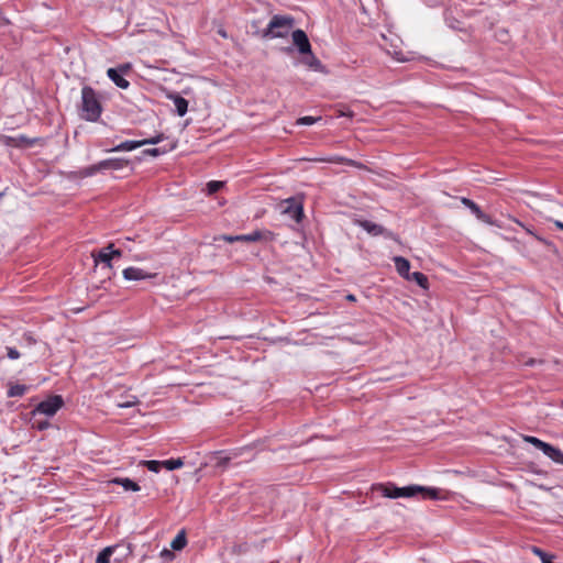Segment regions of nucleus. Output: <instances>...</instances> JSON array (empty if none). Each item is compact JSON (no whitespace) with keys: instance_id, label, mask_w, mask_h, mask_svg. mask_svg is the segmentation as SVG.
Instances as JSON below:
<instances>
[{"instance_id":"f257e3e1","label":"nucleus","mask_w":563,"mask_h":563,"mask_svg":"<svg viewBox=\"0 0 563 563\" xmlns=\"http://www.w3.org/2000/svg\"><path fill=\"white\" fill-rule=\"evenodd\" d=\"M373 490L380 493L382 496L387 498H401V497H413L418 494L422 496V499H439L440 490L437 488H427L419 485H410L406 487H397L396 485L388 484H377L373 486Z\"/></svg>"},{"instance_id":"f03ea898","label":"nucleus","mask_w":563,"mask_h":563,"mask_svg":"<svg viewBox=\"0 0 563 563\" xmlns=\"http://www.w3.org/2000/svg\"><path fill=\"white\" fill-rule=\"evenodd\" d=\"M80 110V117L86 121L96 122L101 115V101L96 90L90 86H84L81 89Z\"/></svg>"},{"instance_id":"7ed1b4c3","label":"nucleus","mask_w":563,"mask_h":563,"mask_svg":"<svg viewBox=\"0 0 563 563\" xmlns=\"http://www.w3.org/2000/svg\"><path fill=\"white\" fill-rule=\"evenodd\" d=\"M295 18L291 15L275 14L272 16L266 29L262 32L264 38H283L286 37L290 30L295 26Z\"/></svg>"},{"instance_id":"20e7f679","label":"nucleus","mask_w":563,"mask_h":563,"mask_svg":"<svg viewBox=\"0 0 563 563\" xmlns=\"http://www.w3.org/2000/svg\"><path fill=\"white\" fill-rule=\"evenodd\" d=\"M164 139H165L164 134L159 133L153 137L144 139V140H140V141H124V142L118 144L117 146H114L110 150H107V152H130V151H133V150L139 148L146 144H153V145L158 144Z\"/></svg>"},{"instance_id":"39448f33","label":"nucleus","mask_w":563,"mask_h":563,"mask_svg":"<svg viewBox=\"0 0 563 563\" xmlns=\"http://www.w3.org/2000/svg\"><path fill=\"white\" fill-rule=\"evenodd\" d=\"M63 397L59 395H54L41 401L34 409L33 413H43L47 417H52L63 407Z\"/></svg>"},{"instance_id":"423d86ee","label":"nucleus","mask_w":563,"mask_h":563,"mask_svg":"<svg viewBox=\"0 0 563 563\" xmlns=\"http://www.w3.org/2000/svg\"><path fill=\"white\" fill-rule=\"evenodd\" d=\"M38 141H40V139H30L23 134L16 135V136H10V135L2 136V142L4 145L11 146V147H20V148L31 147V146L37 144Z\"/></svg>"},{"instance_id":"0eeeda50","label":"nucleus","mask_w":563,"mask_h":563,"mask_svg":"<svg viewBox=\"0 0 563 563\" xmlns=\"http://www.w3.org/2000/svg\"><path fill=\"white\" fill-rule=\"evenodd\" d=\"M130 70V65H121L118 68H109L107 70L108 77L118 86L119 88L126 89L130 86L129 80H126L123 75Z\"/></svg>"},{"instance_id":"6e6552de","label":"nucleus","mask_w":563,"mask_h":563,"mask_svg":"<svg viewBox=\"0 0 563 563\" xmlns=\"http://www.w3.org/2000/svg\"><path fill=\"white\" fill-rule=\"evenodd\" d=\"M239 242H257V241H265V242H272L275 240V233H273L269 230H256L249 234H241L238 235Z\"/></svg>"},{"instance_id":"1a4fd4ad","label":"nucleus","mask_w":563,"mask_h":563,"mask_svg":"<svg viewBox=\"0 0 563 563\" xmlns=\"http://www.w3.org/2000/svg\"><path fill=\"white\" fill-rule=\"evenodd\" d=\"M291 38L294 45L297 47L300 54L310 53L311 44L306 32L301 29L292 31Z\"/></svg>"},{"instance_id":"9d476101","label":"nucleus","mask_w":563,"mask_h":563,"mask_svg":"<svg viewBox=\"0 0 563 563\" xmlns=\"http://www.w3.org/2000/svg\"><path fill=\"white\" fill-rule=\"evenodd\" d=\"M122 274H123L124 279L133 280V282L152 279L157 276L156 273H148L142 268L133 267V266L123 269Z\"/></svg>"},{"instance_id":"9b49d317","label":"nucleus","mask_w":563,"mask_h":563,"mask_svg":"<svg viewBox=\"0 0 563 563\" xmlns=\"http://www.w3.org/2000/svg\"><path fill=\"white\" fill-rule=\"evenodd\" d=\"M461 202H462L463 206L468 208L472 211V213L479 221H482L484 223H487V224H490V225L494 224V221H493L492 217L486 214L485 212H483L482 209L479 208V206L477 203H475L472 199L466 198V197H462L461 198Z\"/></svg>"},{"instance_id":"f8f14e48","label":"nucleus","mask_w":563,"mask_h":563,"mask_svg":"<svg viewBox=\"0 0 563 563\" xmlns=\"http://www.w3.org/2000/svg\"><path fill=\"white\" fill-rule=\"evenodd\" d=\"M285 202L287 203V207L284 209V213H287L297 223L301 222L303 218L302 205L296 201L295 198H289Z\"/></svg>"},{"instance_id":"ddd939ff","label":"nucleus","mask_w":563,"mask_h":563,"mask_svg":"<svg viewBox=\"0 0 563 563\" xmlns=\"http://www.w3.org/2000/svg\"><path fill=\"white\" fill-rule=\"evenodd\" d=\"M113 246H114L113 243H109L108 246L99 250L98 252H92L91 255L95 260V263L96 264L103 263L106 265V267L111 268L112 267V264H111L112 257L110 255L109 249H112Z\"/></svg>"},{"instance_id":"4468645a","label":"nucleus","mask_w":563,"mask_h":563,"mask_svg":"<svg viewBox=\"0 0 563 563\" xmlns=\"http://www.w3.org/2000/svg\"><path fill=\"white\" fill-rule=\"evenodd\" d=\"M303 57L301 59V63L306 65L308 68L316 70V71H322L324 66L320 62V59L312 53L310 49V53L302 54Z\"/></svg>"},{"instance_id":"2eb2a0df","label":"nucleus","mask_w":563,"mask_h":563,"mask_svg":"<svg viewBox=\"0 0 563 563\" xmlns=\"http://www.w3.org/2000/svg\"><path fill=\"white\" fill-rule=\"evenodd\" d=\"M129 161L125 158H108L104 161L99 162V167H101V170L106 169H122L123 167L128 166Z\"/></svg>"},{"instance_id":"dca6fc26","label":"nucleus","mask_w":563,"mask_h":563,"mask_svg":"<svg viewBox=\"0 0 563 563\" xmlns=\"http://www.w3.org/2000/svg\"><path fill=\"white\" fill-rule=\"evenodd\" d=\"M358 225L373 236L383 235L386 232L384 227L368 220L358 221Z\"/></svg>"},{"instance_id":"f3484780","label":"nucleus","mask_w":563,"mask_h":563,"mask_svg":"<svg viewBox=\"0 0 563 563\" xmlns=\"http://www.w3.org/2000/svg\"><path fill=\"white\" fill-rule=\"evenodd\" d=\"M394 263H395L397 273L405 279L408 278V276L410 274V262L402 256H395Z\"/></svg>"},{"instance_id":"a211bd4d","label":"nucleus","mask_w":563,"mask_h":563,"mask_svg":"<svg viewBox=\"0 0 563 563\" xmlns=\"http://www.w3.org/2000/svg\"><path fill=\"white\" fill-rule=\"evenodd\" d=\"M8 386L9 389L7 391V396L9 398L23 397L25 393L29 390V387L23 384H13L10 382Z\"/></svg>"},{"instance_id":"6ab92c4d","label":"nucleus","mask_w":563,"mask_h":563,"mask_svg":"<svg viewBox=\"0 0 563 563\" xmlns=\"http://www.w3.org/2000/svg\"><path fill=\"white\" fill-rule=\"evenodd\" d=\"M119 548V544L104 548L98 553L96 563H110V558Z\"/></svg>"},{"instance_id":"aec40b11","label":"nucleus","mask_w":563,"mask_h":563,"mask_svg":"<svg viewBox=\"0 0 563 563\" xmlns=\"http://www.w3.org/2000/svg\"><path fill=\"white\" fill-rule=\"evenodd\" d=\"M170 99L174 101L177 114L184 117L188 111V101L179 95L170 96Z\"/></svg>"},{"instance_id":"412c9836","label":"nucleus","mask_w":563,"mask_h":563,"mask_svg":"<svg viewBox=\"0 0 563 563\" xmlns=\"http://www.w3.org/2000/svg\"><path fill=\"white\" fill-rule=\"evenodd\" d=\"M221 453L222 452H213L210 456V461L213 463L214 467L224 470L229 465L231 457L222 456Z\"/></svg>"},{"instance_id":"4be33fe9","label":"nucleus","mask_w":563,"mask_h":563,"mask_svg":"<svg viewBox=\"0 0 563 563\" xmlns=\"http://www.w3.org/2000/svg\"><path fill=\"white\" fill-rule=\"evenodd\" d=\"M112 482L114 484L122 486L125 490L139 492L141 489L140 485L136 482H134L128 477H125V478L118 477V478H114Z\"/></svg>"},{"instance_id":"5701e85b","label":"nucleus","mask_w":563,"mask_h":563,"mask_svg":"<svg viewBox=\"0 0 563 563\" xmlns=\"http://www.w3.org/2000/svg\"><path fill=\"white\" fill-rule=\"evenodd\" d=\"M187 544V538L185 530H180L170 543L173 551H180Z\"/></svg>"},{"instance_id":"b1692460","label":"nucleus","mask_w":563,"mask_h":563,"mask_svg":"<svg viewBox=\"0 0 563 563\" xmlns=\"http://www.w3.org/2000/svg\"><path fill=\"white\" fill-rule=\"evenodd\" d=\"M406 279L417 283L423 289H427L429 286L428 277L421 272L410 273Z\"/></svg>"},{"instance_id":"393cba45","label":"nucleus","mask_w":563,"mask_h":563,"mask_svg":"<svg viewBox=\"0 0 563 563\" xmlns=\"http://www.w3.org/2000/svg\"><path fill=\"white\" fill-rule=\"evenodd\" d=\"M174 145L169 146V147H152V148H146L143 151V154L144 155H147V156H153V157H157V156H161L163 154H166L168 153L169 151L174 150Z\"/></svg>"},{"instance_id":"a878e982","label":"nucleus","mask_w":563,"mask_h":563,"mask_svg":"<svg viewBox=\"0 0 563 563\" xmlns=\"http://www.w3.org/2000/svg\"><path fill=\"white\" fill-rule=\"evenodd\" d=\"M547 456L553 462L563 465V452L559 448L552 445Z\"/></svg>"},{"instance_id":"bb28decb","label":"nucleus","mask_w":563,"mask_h":563,"mask_svg":"<svg viewBox=\"0 0 563 563\" xmlns=\"http://www.w3.org/2000/svg\"><path fill=\"white\" fill-rule=\"evenodd\" d=\"M163 465L166 470L174 471V470L180 468L184 465V461L180 457L179 459H169V460L163 461Z\"/></svg>"},{"instance_id":"cd10ccee","label":"nucleus","mask_w":563,"mask_h":563,"mask_svg":"<svg viewBox=\"0 0 563 563\" xmlns=\"http://www.w3.org/2000/svg\"><path fill=\"white\" fill-rule=\"evenodd\" d=\"M143 465L148 471L154 472V473H158L164 467L163 461H155V460L144 461Z\"/></svg>"},{"instance_id":"c85d7f7f","label":"nucleus","mask_w":563,"mask_h":563,"mask_svg":"<svg viewBox=\"0 0 563 563\" xmlns=\"http://www.w3.org/2000/svg\"><path fill=\"white\" fill-rule=\"evenodd\" d=\"M37 343V340L29 332L24 333L20 341L21 347H31Z\"/></svg>"},{"instance_id":"c756f323","label":"nucleus","mask_w":563,"mask_h":563,"mask_svg":"<svg viewBox=\"0 0 563 563\" xmlns=\"http://www.w3.org/2000/svg\"><path fill=\"white\" fill-rule=\"evenodd\" d=\"M224 183L219 180H211L207 184V191L209 195H213L218 192L222 187Z\"/></svg>"},{"instance_id":"7c9ffc66","label":"nucleus","mask_w":563,"mask_h":563,"mask_svg":"<svg viewBox=\"0 0 563 563\" xmlns=\"http://www.w3.org/2000/svg\"><path fill=\"white\" fill-rule=\"evenodd\" d=\"M101 172V167H99V163L88 166L81 170V175L84 177L93 176L96 173Z\"/></svg>"},{"instance_id":"2f4dec72","label":"nucleus","mask_w":563,"mask_h":563,"mask_svg":"<svg viewBox=\"0 0 563 563\" xmlns=\"http://www.w3.org/2000/svg\"><path fill=\"white\" fill-rule=\"evenodd\" d=\"M534 239L537 241H539L540 243H542L544 246H547V249L549 251H551L554 254H558V249H556V246L554 245L553 242H551V241H549V240H547V239H544V238H542L540 235H534Z\"/></svg>"},{"instance_id":"473e14b6","label":"nucleus","mask_w":563,"mask_h":563,"mask_svg":"<svg viewBox=\"0 0 563 563\" xmlns=\"http://www.w3.org/2000/svg\"><path fill=\"white\" fill-rule=\"evenodd\" d=\"M533 552L541 559L542 563H553L552 555H549L543 550L534 547Z\"/></svg>"},{"instance_id":"72a5a7b5","label":"nucleus","mask_w":563,"mask_h":563,"mask_svg":"<svg viewBox=\"0 0 563 563\" xmlns=\"http://www.w3.org/2000/svg\"><path fill=\"white\" fill-rule=\"evenodd\" d=\"M317 118H313V117H302V118H299L297 123L298 124H301V125H311L313 123L317 122Z\"/></svg>"},{"instance_id":"f704fd0d","label":"nucleus","mask_w":563,"mask_h":563,"mask_svg":"<svg viewBox=\"0 0 563 563\" xmlns=\"http://www.w3.org/2000/svg\"><path fill=\"white\" fill-rule=\"evenodd\" d=\"M7 356L10 360H18L21 354L15 347L7 346Z\"/></svg>"},{"instance_id":"c9c22d12","label":"nucleus","mask_w":563,"mask_h":563,"mask_svg":"<svg viewBox=\"0 0 563 563\" xmlns=\"http://www.w3.org/2000/svg\"><path fill=\"white\" fill-rule=\"evenodd\" d=\"M523 441L527 443L532 444L536 449L540 444L541 440L539 438L532 437V435H525Z\"/></svg>"},{"instance_id":"e433bc0d","label":"nucleus","mask_w":563,"mask_h":563,"mask_svg":"<svg viewBox=\"0 0 563 563\" xmlns=\"http://www.w3.org/2000/svg\"><path fill=\"white\" fill-rule=\"evenodd\" d=\"M552 444L547 443L541 440L540 444L538 445V450L542 451L544 455H547L551 449Z\"/></svg>"},{"instance_id":"4c0bfd02","label":"nucleus","mask_w":563,"mask_h":563,"mask_svg":"<svg viewBox=\"0 0 563 563\" xmlns=\"http://www.w3.org/2000/svg\"><path fill=\"white\" fill-rule=\"evenodd\" d=\"M552 444L547 443L541 440L540 444L538 445V450L542 451L544 455H547L551 449Z\"/></svg>"},{"instance_id":"58836bf2","label":"nucleus","mask_w":563,"mask_h":563,"mask_svg":"<svg viewBox=\"0 0 563 563\" xmlns=\"http://www.w3.org/2000/svg\"><path fill=\"white\" fill-rule=\"evenodd\" d=\"M161 556L165 560H173L175 554L173 551L168 550V549H164L162 552H161Z\"/></svg>"},{"instance_id":"ea45409f","label":"nucleus","mask_w":563,"mask_h":563,"mask_svg":"<svg viewBox=\"0 0 563 563\" xmlns=\"http://www.w3.org/2000/svg\"><path fill=\"white\" fill-rule=\"evenodd\" d=\"M109 252H110V255H111L112 260L114 257H121L122 256V250L114 249V246L112 249H109Z\"/></svg>"},{"instance_id":"a19ab883","label":"nucleus","mask_w":563,"mask_h":563,"mask_svg":"<svg viewBox=\"0 0 563 563\" xmlns=\"http://www.w3.org/2000/svg\"><path fill=\"white\" fill-rule=\"evenodd\" d=\"M518 225H520L521 228H523L526 230V232L530 235H532L534 238V235H538L537 233H534L530 228L526 227L522 222H520L519 220L515 219L514 220Z\"/></svg>"},{"instance_id":"79ce46f5","label":"nucleus","mask_w":563,"mask_h":563,"mask_svg":"<svg viewBox=\"0 0 563 563\" xmlns=\"http://www.w3.org/2000/svg\"><path fill=\"white\" fill-rule=\"evenodd\" d=\"M236 238H238V235H222L221 240L229 242V243H233V242H239V239H236Z\"/></svg>"},{"instance_id":"37998d69","label":"nucleus","mask_w":563,"mask_h":563,"mask_svg":"<svg viewBox=\"0 0 563 563\" xmlns=\"http://www.w3.org/2000/svg\"><path fill=\"white\" fill-rule=\"evenodd\" d=\"M131 552H132V551H131L130 547H128V548H126V553H125V554H123L121 558H115V559H114V561H115V562H118V563L122 562L123 558H125V556L130 555V554H131Z\"/></svg>"},{"instance_id":"c03bdc74","label":"nucleus","mask_w":563,"mask_h":563,"mask_svg":"<svg viewBox=\"0 0 563 563\" xmlns=\"http://www.w3.org/2000/svg\"><path fill=\"white\" fill-rule=\"evenodd\" d=\"M48 424H49V423H48L47 421H45V422H40L37 428H38L40 430H44L45 428H47V427H48Z\"/></svg>"},{"instance_id":"a18cd8bd","label":"nucleus","mask_w":563,"mask_h":563,"mask_svg":"<svg viewBox=\"0 0 563 563\" xmlns=\"http://www.w3.org/2000/svg\"><path fill=\"white\" fill-rule=\"evenodd\" d=\"M554 223H555L556 228H559L560 230H563V222L556 220Z\"/></svg>"},{"instance_id":"49530a36","label":"nucleus","mask_w":563,"mask_h":563,"mask_svg":"<svg viewBox=\"0 0 563 563\" xmlns=\"http://www.w3.org/2000/svg\"><path fill=\"white\" fill-rule=\"evenodd\" d=\"M130 241H132V239H130V238H125V239H124V241H120V240H119L118 242H119V243H121V245H122V246H126V245H125V242H130Z\"/></svg>"},{"instance_id":"de8ad7c7","label":"nucleus","mask_w":563,"mask_h":563,"mask_svg":"<svg viewBox=\"0 0 563 563\" xmlns=\"http://www.w3.org/2000/svg\"><path fill=\"white\" fill-rule=\"evenodd\" d=\"M347 164L351 166H357L358 164L355 161L347 159Z\"/></svg>"},{"instance_id":"09e8293b","label":"nucleus","mask_w":563,"mask_h":563,"mask_svg":"<svg viewBox=\"0 0 563 563\" xmlns=\"http://www.w3.org/2000/svg\"><path fill=\"white\" fill-rule=\"evenodd\" d=\"M536 363V361L533 358L529 360L526 364L527 365H533Z\"/></svg>"},{"instance_id":"8fccbe9b","label":"nucleus","mask_w":563,"mask_h":563,"mask_svg":"<svg viewBox=\"0 0 563 563\" xmlns=\"http://www.w3.org/2000/svg\"><path fill=\"white\" fill-rule=\"evenodd\" d=\"M347 300H355V297L353 295H347Z\"/></svg>"},{"instance_id":"3c124183","label":"nucleus","mask_w":563,"mask_h":563,"mask_svg":"<svg viewBox=\"0 0 563 563\" xmlns=\"http://www.w3.org/2000/svg\"><path fill=\"white\" fill-rule=\"evenodd\" d=\"M284 51L287 52V53H290V52H292V48L291 47H286V48H284Z\"/></svg>"}]
</instances>
